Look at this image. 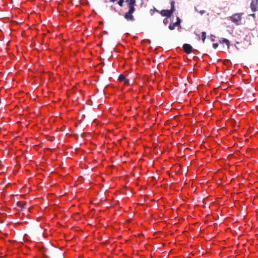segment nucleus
Listing matches in <instances>:
<instances>
[{
  "mask_svg": "<svg viewBox=\"0 0 258 258\" xmlns=\"http://www.w3.org/2000/svg\"><path fill=\"white\" fill-rule=\"evenodd\" d=\"M125 2L127 4L128 10L124 14V18L127 21H135V18L133 14L135 11L136 0H125Z\"/></svg>",
  "mask_w": 258,
  "mask_h": 258,
  "instance_id": "f257e3e1",
  "label": "nucleus"
},
{
  "mask_svg": "<svg viewBox=\"0 0 258 258\" xmlns=\"http://www.w3.org/2000/svg\"><path fill=\"white\" fill-rule=\"evenodd\" d=\"M242 13H235L229 17L230 20L235 25L241 24Z\"/></svg>",
  "mask_w": 258,
  "mask_h": 258,
  "instance_id": "f03ea898",
  "label": "nucleus"
},
{
  "mask_svg": "<svg viewBox=\"0 0 258 258\" xmlns=\"http://www.w3.org/2000/svg\"><path fill=\"white\" fill-rule=\"evenodd\" d=\"M181 20L179 17L177 18V21L176 22L174 23H171L169 26V29L171 30H173L175 29V26H178L179 28H181L180 25Z\"/></svg>",
  "mask_w": 258,
  "mask_h": 258,
  "instance_id": "7ed1b4c3",
  "label": "nucleus"
},
{
  "mask_svg": "<svg viewBox=\"0 0 258 258\" xmlns=\"http://www.w3.org/2000/svg\"><path fill=\"white\" fill-rule=\"evenodd\" d=\"M250 8L252 12H254L258 10V0H252L250 4Z\"/></svg>",
  "mask_w": 258,
  "mask_h": 258,
  "instance_id": "20e7f679",
  "label": "nucleus"
},
{
  "mask_svg": "<svg viewBox=\"0 0 258 258\" xmlns=\"http://www.w3.org/2000/svg\"><path fill=\"white\" fill-rule=\"evenodd\" d=\"M183 49L187 54H190L192 50V46L188 44H184L183 45Z\"/></svg>",
  "mask_w": 258,
  "mask_h": 258,
  "instance_id": "39448f33",
  "label": "nucleus"
},
{
  "mask_svg": "<svg viewBox=\"0 0 258 258\" xmlns=\"http://www.w3.org/2000/svg\"><path fill=\"white\" fill-rule=\"evenodd\" d=\"M160 13L162 16H166L167 17H170L171 15L173 14V13L170 11V10H163L160 12Z\"/></svg>",
  "mask_w": 258,
  "mask_h": 258,
  "instance_id": "423d86ee",
  "label": "nucleus"
},
{
  "mask_svg": "<svg viewBox=\"0 0 258 258\" xmlns=\"http://www.w3.org/2000/svg\"><path fill=\"white\" fill-rule=\"evenodd\" d=\"M219 42L221 44L225 43L227 46L228 48L229 47L230 42L226 38H222L219 40Z\"/></svg>",
  "mask_w": 258,
  "mask_h": 258,
  "instance_id": "0eeeda50",
  "label": "nucleus"
},
{
  "mask_svg": "<svg viewBox=\"0 0 258 258\" xmlns=\"http://www.w3.org/2000/svg\"><path fill=\"white\" fill-rule=\"evenodd\" d=\"M26 204L25 202L22 203V202H18L17 203V205L19 206V207L21 208V210L23 208H25V206L26 205Z\"/></svg>",
  "mask_w": 258,
  "mask_h": 258,
  "instance_id": "6e6552de",
  "label": "nucleus"
},
{
  "mask_svg": "<svg viewBox=\"0 0 258 258\" xmlns=\"http://www.w3.org/2000/svg\"><path fill=\"white\" fill-rule=\"evenodd\" d=\"M170 5H171V9L170 10V11H171L172 13L174 12V11H175V7H174V1H171V3H170Z\"/></svg>",
  "mask_w": 258,
  "mask_h": 258,
  "instance_id": "1a4fd4ad",
  "label": "nucleus"
},
{
  "mask_svg": "<svg viewBox=\"0 0 258 258\" xmlns=\"http://www.w3.org/2000/svg\"><path fill=\"white\" fill-rule=\"evenodd\" d=\"M206 38V33L205 32H202V40L203 43L205 42V39Z\"/></svg>",
  "mask_w": 258,
  "mask_h": 258,
  "instance_id": "9d476101",
  "label": "nucleus"
},
{
  "mask_svg": "<svg viewBox=\"0 0 258 258\" xmlns=\"http://www.w3.org/2000/svg\"><path fill=\"white\" fill-rule=\"evenodd\" d=\"M125 76H123V75L122 74H120L119 77H118V80L120 81H123V80L125 79Z\"/></svg>",
  "mask_w": 258,
  "mask_h": 258,
  "instance_id": "9b49d317",
  "label": "nucleus"
},
{
  "mask_svg": "<svg viewBox=\"0 0 258 258\" xmlns=\"http://www.w3.org/2000/svg\"><path fill=\"white\" fill-rule=\"evenodd\" d=\"M125 0H119V1L118 2L117 4H118V5L120 7H122L123 6V2H125Z\"/></svg>",
  "mask_w": 258,
  "mask_h": 258,
  "instance_id": "f8f14e48",
  "label": "nucleus"
},
{
  "mask_svg": "<svg viewBox=\"0 0 258 258\" xmlns=\"http://www.w3.org/2000/svg\"><path fill=\"white\" fill-rule=\"evenodd\" d=\"M195 11H196V12H199L201 15H203V14H205V11H204V10H201V11H199L197 10V8H196V7L195 8Z\"/></svg>",
  "mask_w": 258,
  "mask_h": 258,
  "instance_id": "ddd939ff",
  "label": "nucleus"
},
{
  "mask_svg": "<svg viewBox=\"0 0 258 258\" xmlns=\"http://www.w3.org/2000/svg\"><path fill=\"white\" fill-rule=\"evenodd\" d=\"M124 83V84L128 85L130 84L129 80L125 78V79L123 80V81Z\"/></svg>",
  "mask_w": 258,
  "mask_h": 258,
  "instance_id": "4468645a",
  "label": "nucleus"
},
{
  "mask_svg": "<svg viewBox=\"0 0 258 258\" xmlns=\"http://www.w3.org/2000/svg\"><path fill=\"white\" fill-rule=\"evenodd\" d=\"M124 83V84L128 85L130 84L129 80L125 78V79L123 80V81Z\"/></svg>",
  "mask_w": 258,
  "mask_h": 258,
  "instance_id": "2eb2a0df",
  "label": "nucleus"
},
{
  "mask_svg": "<svg viewBox=\"0 0 258 258\" xmlns=\"http://www.w3.org/2000/svg\"><path fill=\"white\" fill-rule=\"evenodd\" d=\"M218 45H219L217 43L213 44V47L215 49L217 48L218 47Z\"/></svg>",
  "mask_w": 258,
  "mask_h": 258,
  "instance_id": "dca6fc26",
  "label": "nucleus"
},
{
  "mask_svg": "<svg viewBox=\"0 0 258 258\" xmlns=\"http://www.w3.org/2000/svg\"><path fill=\"white\" fill-rule=\"evenodd\" d=\"M168 22V20L167 18H165L163 20V23L165 24H166Z\"/></svg>",
  "mask_w": 258,
  "mask_h": 258,
  "instance_id": "f3484780",
  "label": "nucleus"
},
{
  "mask_svg": "<svg viewBox=\"0 0 258 258\" xmlns=\"http://www.w3.org/2000/svg\"><path fill=\"white\" fill-rule=\"evenodd\" d=\"M211 40L212 41H214L215 40H214V37L215 36L213 35H211Z\"/></svg>",
  "mask_w": 258,
  "mask_h": 258,
  "instance_id": "a211bd4d",
  "label": "nucleus"
},
{
  "mask_svg": "<svg viewBox=\"0 0 258 258\" xmlns=\"http://www.w3.org/2000/svg\"><path fill=\"white\" fill-rule=\"evenodd\" d=\"M250 16L252 17L253 18H255V15L254 14H250Z\"/></svg>",
  "mask_w": 258,
  "mask_h": 258,
  "instance_id": "6ab92c4d",
  "label": "nucleus"
},
{
  "mask_svg": "<svg viewBox=\"0 0 258 258\" xmlns=\"http://www.w3.org/2000/svg\"><path fill=\"white\" fill-rule=\"evenodd\" d=\"M115 1H116V0H110V1H111V2H115Z\"/></svg>",
  "mask_w": 258,
  "mask_h": 258,
  "instance_id": "aec40b11",
  "label": "nucleus"
},
{
  "mask_svg": "<svg viewBox=\"0 0 258 258\" xmlns=\"http://www.w3.org/2000/svg\"><path fill=\"white\" fill-rule=\"evenodd\" d=\"M45 256L46 257V258H48L47 255H45Z\"/></svg>",
  "mask_w": 258,
  "mask_h": 258,
  "instance_id": "412c9836",
  "label": "nucleus"
}]
</instances>
